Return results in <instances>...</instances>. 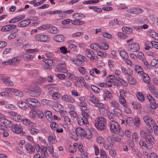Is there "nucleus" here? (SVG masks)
<instances>
[{
    "instance_id": "f257e3e1",
    "label": "nucleus",
    "mask_w": 158,
    "mask_h": 158,
    "mask_svg": "<svg viewBox=\"0 0 158 158\" xmlns=\"http://www.w3.org/2000/svg\"><path fill=\"white\" fill-rule=\"evenodd\" d=\"M106 121L105 118L102 117H99L95 121V126L98 130H103L105 128V125L106 123Z\"/></svg>"
},
{
    "instance_id": "f03ea898",
    "label": "nucleus",
    "mask_w": 158,
    "mask_h": 158,
    "mask_svg": "<svg viewBox=\"0 0 158 158\" xmlns=\"http://www.w3.org/2000/svg\"><path fill=\"white\" fill-rule=\"evenodd\" d=\"M110 127L112 132L118 133L120 131V127L119 124L116 121L110 122Z\"/></svg>"
},
{
    "instance_id": "7ed1b4c3",
    "label": "nucleus",
    "mask_w": 158,
    "mask_h": 158,
    "mask_svg": "<svg viewBox=\"0 0 158 158\" xmlns=\"http://www.w3.org/2000/svg\"><path fill=\"white\" fill-rule=\"evenodd\" d=\"M146 140L147 145H148V148L151 149L152 148V146L155 142V139L149 133H147V135L146 136Z\"/></svg>"
},
{
    "instance_id": "20e7f679",
    "label": "nucleus",
    "mask_w": 158,
    "mask_h": 158,
    "mask_svg": "<svg viewBox=\"0 0 158 158\" xmlns=\"http://www.w3.org/2000/svg\"><path fill=\"white\" fill-rule=\"evenodd\" d=\"M86 59V57L82 55H79L78 58L76 60H73V63L76 65L78 66H82L84 65V61Z\"/></svg>"
},
{
    "instance_id": "39448f33",
    "label": "nucleus",
    "mask_w": 158,
    "mask_h": 158,
    "mask_svg": "<svg viewBox=\"0 0 158 158\" xmlns=\"http://www.w3.org/2000/svg\"><path fill=\"white\" fill-rule=\"evenodd\" d=\"M86 55L87 57L89 58L92 61L97 60L98 57L95 56V54L92 50L88 49H85Z\"/></svg>"
},
{
    "instance_id": "423d86ee",
    "label": "nucleus",
    "mask_w": 158,
    "mask_h": 158,
    "mask_svg": "<svg viewBox=\"0 0 158 158\" xmlns=\"http://www.w3.org/2000/svg\"><path fill=\"white\" fill-rule=\"evenodd\" d=\"M76 133L77 136L81 137L83 136L88 139H90L91 137V135L87 136L84 130L81 127H77L76 128Z\"/></svg>"
},
{
    "instance_id": "0eeeda50",
    "label": "nucleus",
    "mask_w": 158,
    "mask_h": 158,
    "mask_svg": "<svg viewBox=\"0 0 158 158\" xmlns=\"http://www.w3.org/2000/svg\"><path fill=\"white\" fill-rule=\"evenodd\" d=\"M7 113L10 118L15 121L18 122L21 121V116L16 112L11 111L8 112Z\"/></svg>"
},
{
    "instance_id": "6e6552de",
    "label": "nucleus",
    "mask_w": 158,
    "mask_h": 158,
    "mask_svg": "<svg viewBox=\"0 0 158 158\" xmlns=\"http://www.w3.org/2000/svg\"><path fill=\"white\" fill-rule=\"evenodd\" d=\"M128 50L132 52H135L138 51L140 47L139 45L136 43H133L132 44H129L128 47Z\"/></svg>"
},
{
    "instance_id": "1a4fd4ad",
    "label": "nucleus",
    "mask_w": 158,
    "mask_h": 158,
    "mask_svg": "<svg viewBox=\"0 0 158 158\" xmlns=\"http://www.w3.org/2000/svg\"><path fill=\"white\" fill-rule=\"evenodd\" d=\"M35 39L38 41L43 42H46L50 39V37L48 35L42 34H39L36 35Z\"/></svg>"
},
{
    "instance_id": "9d476101",
    "label": "nucleus",
    "mask_w": 158,
    "mask_h": 158,
    "mask_svg": "<svg viewBox=\"0 0 158 158\" xmlns=\"http://www.w3.org/2000/svg\"><path fill=\"white\" fill-rule=\"evenodd\" d=\"M26 101L30 105L32 106L39 107L40 105V103L34 98H28Z\"/></svg>"
},
{
    "instance_id": "9b49d317",
    "label": "nucleus",
    "mask_w": 158,
    "mask_h": 158,
    "mask_svg": "<svg viewBox=\"0 0 158 158\" xmlns=\"http://www.w3.org/2000/svg\"><path fill=\"white\" fill-rule=\"evenodd\" d=\"M11 129L14 132L19 134L23 131V129L19 125L15 124L11 126Z\"/></svg>"
},
{
    "instance_id": "f8f14e48",
    "label": "nucleus",
    "mask_w": 158,
    "mask_h": 158,
    "mask_svg": "<svg viewBox=\"0 0 158 158\" xmlns=\"http://www.w3.org/2000/svg\"><path fill=\"white\" fill-rule=\"evenodd\" d=\"M83 117L84 119L82 118L81 117L78 118L77 119V123L80 126H82L84 124L85 126H87L88 124V119L89 118H86L85 117Z\"/></svg>"
},
{
    "instance_id": "ddd939ff",
    "label": "nucleus",
    "mask_w": 158,
    "mask_h": 158,
    "mask_svg": "<svg viewBox=\"0 0 158 158\" xmlns=\"http://www.w3.org/2000/svg\"><path fill=\"white\" fill-rule=\"evenodd\" d=\"M61 99L62 101L69 103H74L75 102L74 98L70 96L65 95L62 96Z\"/></svg>"
},
{
    "instance_id": "4468645a",
    "label": "nucleus",
    "mask_w": 158,
    "mask_h": 158,
    "mask_svg": "<svg viewBox=\"0 0 158 158\" xmlns=\"http://www.w3.org/2000/svg\"><path fill=\"white\" fill-rule=\"evenodd\" d=\"M66 65L64 63L59 64L56 67L58 71L65 73L68 72V70L65 68Z\"/></svg>"
},
{
    "instance_id": "2eb2a0df",
    "label": "nucleus",
    "mask_w": 158,
    "mask_h": 158,
    "mask_svg": "<svg viewBox=\"0 0 158 158\" xmlns=\"http://www.w3.org/2000/svg\"><path fill=\"white\" fill-rule=\"evenodd\" d=\"M143 119L146 124L149 127H152L155 123V122L149 117L144 116Z\"/></svg>"
},
{
    "instance_id": "dca6fc26",
    "label": "nucleus",
    "mask_w": 158,
    "mask_h": 158,
    "mask_svg": "<svg viewBox=\"0 0 158 158\" xmlns=\"http://www.w3.org/2000/svg\"><path fill=\"white\" fill-rule=\"evenodd\" d=\"M87 106H84L81 107V109L82 112L81 113L83 117L85 118H89V110Z\"/></svg>"
},
{
    "instance_id": "f3484780",
    "label": "nucleus",
    "mask_w": 158,
    "mask_h": 158,
    "mask_svg": "<svg viewBox=\"0 0 158 158\" xmlns=\"http://www.w3.org/2000/svg\"><path fill=\"white\" fill-rule=\"evenodd\" d=\"M148 99L150 102V105L153 109H156V102L154 98L151 95H148L147 96Z\"/></svg>"
},
{
    "instance_id": "a211bd4d",
    "label": "nucleus",
    "mask_w": 158,
    "mask_h": 158,
    "mask_svg": "<svg viewBox=\"0 0 158 158\" xmlns=\"http://www.w3.org/2000/svg\"><path fill=\"white\" fill-rule=\"evenodd\" d=\"M31 23L30 19H24L19 22L18 23V25L20 27H24L29 25Z\"/></svg>"
},
{
    "instance_id": "6ab92c4d",
    "label": "nucleus",
    "mask_w": 158,
    "mask_h": 158,
    "mask_svg": "<svg viewBox=\"0 0 158 158\" xmlns=\"http://www.w3.org/2000/svg\"><path fill=\"white\" fill-rule=\"evenodd\" d=\"M115 80L114 76L113 75H110L108 76L106 78V81L107 83H110L108 84V87H111L113 85V82Z\"/></svg>"
},
{
    "instance_id": "aec40b11",
    "label": "nucleus",
    "mask_w": 158,
    "mask_h": 158,
    "mask_svg": "<svg viewBox=\"0 0 158 158\" xmlns=\"http://www.w3.org/2000/svg\"><path fill=\"white\" fill-rule=\"evenodd\" d=\"M53 39L56 42L61 43L64 40L65 37L62 35H58L55 36L53 37Z\"/></svg>"
},
{
    "instance_id": "412c9836",
    "label": "nucleus",
    "mask_w": 158,
    "mask_h": 158,
    "mask_svg": "<svg viewBox=\"0 0 158 158\" xmlns=\"http://www.w3.org/2000/svg\"><path fill=\"white\" fill-rule=\"evenodd\" d=\"M105 96L104 97V99L105 101H107V98L111 100L113 98V96L109 90H105L104 92Z\"/></svg>"
},
{
    "instance_id": "4be33fe9",
    "label": "nucleus",
    "mask_w": 158,
    "mask_h": 158,
    "mask_svg": "<svg viewBox=\"0 0 158 158\" xmlns=\"http://www.w3.org/2000/svg\"><path fill=\"white\" fill-rule=\"evenodd\" d=\"M25 18L24 15H21L17 16L15 18L12 19L9 22V23H14L17 22L20 20L24 19Z\"/></svg>"
},
{
    "instance_id": "5701e85b",
    "label": "nucleus",
    "mask_w": 158,
    "mask_h": 158,
    "mask_svg": "<svg viewBox=\"0 0 158 158\" xmlns=\"http://www.w3.org/2000/svg\"><path fill=\"white\" fill-rule=\"evenodd\" d=\"M30 90L31 91L37 93L36 95L37 96H39L41 93V90L38 86H34L31 88Z\"/></svg>"
},
{
    "instance_id": "b1692460",
    "label": "nucleus",
    "mask_w": 158,
    "mask_h": 158,
    "mask_svg": "<svg viewBox=\"0 0 158 158\" xmlns=\"http://www.w3.org/2000/svg\"><path fill=\"white\" fill-rule=\"evenodd\" d=\"M148 34L154 39L158 40V35L155 31L152 30H149L148 31Z\"/></svg>"
},
{
    "instance_id": "393cba45",
    "label": "nucleus",
    "mask_w": 158,
    "mask_h": 158,
    "mask_svg": "<svg viewBox=\"0 0 158 158\" xmlns=\"http://www.w3.org/2000/svg\"><path fill=\"white\" fill-rule=\"evenodd\" d=\"M0 95L2 97L8 99H10L13 97V95L11 93L6 91L1 92Z\"/></svg>"
},
{
    "instance_id": "a878e982",
    "label": "nucleus",
    "mask_w": 158,
    "mask_h": 158,
    "mask_svg": "<svg viewBox=\"0 0 158 158\" xmlns=\"http://www.w3.org/2000/svg\"><path fill=\"white\" fill-rule=\"evenodd\" d=\"M120 71L118 69H116L114 72V74L113 75L114 77L115 80L118 81L121 80V77L120 75Z\"/></svg>"
},
{
    "instance_id": "bb28decb",
    "label": "nucleus",
    "mask_w": 158,
    "mask_h": 158,
    "mask_svg": "<svg viewBox=\"0 0 158 158\" xmlns=\"http://www.w3.org/2000/svg\"><path fill=\"white\" fill-rule=\"evenodd\" d=\"M78 104L81 107L87 106V104L85 102V98L83 97H80Z\"/></svg>"
},
{
    "instance_id": "cd10ccee",
    "label": "nucleus",
    "mask_w": 158,
    "mask_h": 158,
    "mask_svg": "<svg viewBox=\"0 0 158 158\" xmlns=\"http://www.w3.org/2000/svg\"><path fill=\"white\" fill-rule=\"evenodd\" d=\"M119 101L123 107L125 108L127 107V104L126 101L123 96H120L119 97Z\"/></svg>"
},
{
    "instance_id": "c85d7f7f",
    "label": "nucleus",
    "mask_w": 158,
    "mask_h": 158,
    "mask_svg": "<svg viewBox=\"0 0 158 158\" xmlns=\"http://www.w3.org/2000/svg\"><path fill=\"white\" fill-rule=\"evenodd\" d=\"M21 60V58L19 57H13L11 60V64H17L19 63Z\"/></svg>"
},
{
    "instance_id": "c756f323",
    "label": "nucleus",
    "mask_w": 158,
    "mask_h": 158,
    "mask_svg": "<svg viewBox=\"0 0 158 158\" xmlns=\"http://www.w3.org/2000/svg\"><path fill=\"white\" fill-rule=\"evenodd\" d=\"M25 149L27 152L31 153L34 151V148L30 143H27L25 145Z\"/></svg>"
},
{
    "instance_id": "7c9ffc66",
    "label": "nucleus",
    "mask_w": 158,
    "mask_h": 158,
    "mask_svg": "<svg viewBox=\"0 0 158 158\" xmlns=\"http://www.w3.org/2000/svg\"><path fill=\"white\" fill-rule=\"evenodd\" d=\"M18 105L20 108L24 110H26L27 108L28 105L25 102H18Z\"/></svg>"
},
{
    "instance_id": "2f4dec72",
    "label": "nucleus",
    "mask_w": 158,
    "mask_h": 158,
    "mask_svg": "<svg viewBox=\"0 0 158 158\" xmlns=\"http://www.w3.org/2000/svg\"><path fill=\"white\" fill-rule=\"evenodd\" d=\"M89 100L94 105L99 102L98 99L93 94L90 95Z\"/></svg>"
},
{
    "instance_id": "473e14b6",
    "label": "nucleus",
    "mask_w": 158,
    "mask_h": 158,
    "mask_svg": "<svg viewBox=\"0 0 158 158\" xmlns=\"http://www.w3.org/2000/svg\"><path fill=\"white\" fill-rule=\"evenodd\" d=\"M12 90V92H13L15 95L20 97H21L23 96V93L22 91H19L17 89L13 88Z\"/></svg>"
},
{
    "instance_id": "72a5a7b5",
    "label": "nucleus",
    "mask_w": 158,
    "mask_h": 158,
    "mask_svg": "<svg viewBox=\"0 0 158 158\" xmlns=\"http://www.w3.org/2000/svg\"><path fill=\"white\" fill-rule=\"evenodd\" d=\"M3 82L6 85L8 86H12L14 85L13 82L10 80V77L7 78L6 77Z\"/></svg>"
},
{
    "instance_id": "f704fd0d",
    "label": "nucleus",
    "mask_w": 158,
    "mask_h": 158,
    "mask_svg": "<svg viewBox=\"0 0 158 158\" xmlns=\"http://www.w3.org/2000/svg\"><path fill=\"white\" fill-rule=\"evenodd\" d=\"M106 114L108 119L110 120V122L114 121L115 115L114 113L110 111H109Z\"/></svg>"
},
{
    "instance_id": "c9c22d12",
    "label": "nucleus",
    "mask_w": 158,
    "mask_h": 158,
    "mask_svg": "<svg viewBox=\"0 0 158 158\" xmlns=\"http://www.w3.org/2000/svg\"><path fill=\"white\" fill-rule=\"evenodd\" d=\"M81 19H78L75 20L71 21L72 23L74 25H82L84 23V22L83 21L80 20Z\"/></svg>"
},
{
    "instance_id": "e433bc0d",
    "label": "nucleus",
    "mask_w": 158,
    "mask_h": 158,
    "mask_svg": "<svg viewBox=\"0 0 158 158\" xmlns=\"http://www.w3.org/2000/svg\"><path fill=\"white\" fill-rule=\"evenodd\" d=\"M143 81L147 83H149L150 82V80L149 76L146 73H143L142 74Z\"/></svg>"
},
{
    "instance_id": "4c0bfd02",
    "label": "nucleus",
    "mask_w": 158,
    "mask_h": 158,
    "mask_svg": "<svg viewBox=\"0 0 158 158\" xmlns=\"http://www.w3.org/2000/svg\"><path fill=\"white\" fill-rule=\"evenodd\" d=\"M109 111L108 110V108H106L104 106L103 108L99 109V112L101 115H106Z\"/></svg>"
},
{
    "instance_id": "58836bf2",
    "label": "nucleus",
    "mask_w": 158,
    "mask_h": 158,
    "mask_svg": "<svg viewBox=\"0 0 158 158\" xmlns=\"http://www.w3.org/2000/svg\"><path fill=\"white\" fill-rule=\"evenodd\" d=\"M22 122L25 125H28L29 126H33V123L31 122L30 120L26 118L23 119L22 120Z\"/></svg>"
},
{
    "instance_id": "ea45409f",
    "label": "nucleus",
    "mask_w": 158,
    "mask_h": 158,
    "mask_svg": "<svg viewBox=\"0 0 158 158\" xmlns=\"http://www.w3.org/2000/svg\"><path fill=\"white\" fill-rule=\"evenodd\" d=\"M41 103L43 105L47 106L51 105L53 103L52 101L46 99L42 100L41 101Z\"/></svg>"
},
{
    "instance_id": "a19ab883",
    "label": "nucleus",
    "mask_w": 158,
    "mask_h": 158,
    "mask_svg": "<svg viewBox=\"0 0 158 158\" xmlns=\"http://www.w3.org/2000/svg\"><path fill=\"white\" fill-rule=\"evenodd\" d=\"M120 23V21L117 18L114 19L113 20H111L110 22V24L112 26L119 25Z\"/></svg>"
},
{
    "instance_id": "79ce46f5",
    "label": "nucleus",
    "mask_w": 158,
    "mask_h": 158,
    "mask_svg": "<svg viewBox=\"0 0 158 158\" xmlns=\"http://www.w3.org/2000/svg\"><path fill=\"white\" fill-rule=\"evenodd\" d=\"M82 15L85 16L84 15H81L78 13H75L73 14L72 16V18L74 20H77L78 19H81Z\"/></svg>"
},
{
    "instance_id": "37998d69",
    "label": "nucleus",
    "mask_w": 158,
    "mask_h": 158,
    "mask_svg": "<svg viewBox=\"0 0 158 158\" xmlns=\"http://www.w3.org/2000/svg\"><path fill=\"white\" fill-rule=\"evenodd\" d=\"M47 150V148L43 146L41 147V149L39 152L41 153L42 155H43L46 156L48 155Z\"/></svg>"
},
{
    "instance_id": "c03bdc74",
    "label": "nucleus",
    "mask_w": 158,
    "mask_h": 158,
    "mask_svg": "<svg viewBox=\"0 0 158 158\" xmlns=\"http://www.w3.org/2000/svg\"><path fill=\"white\" fill-rule=\"evenodd\" d=\"M135 71L138 73H140V74H142L143 73L142 71L143 69L142 68L138 65H135Z\"/></svg>"
},
{
    "instance_id": "a18cd8bd",
    "label": "nucleus",
    "mask_w": 158,
    "mask_h": 158,
    "mask_svg": "<svg viewBox=\"0 0 158 158\" xmlns=\"http://www.w3.org/2000/svg\"><path fill=\"white\" fill-rule=\"evenodd\" d=\"M119 54L121 57L124 59H127L128 57V55L124 50H120Z\"/></svg>"
},
{
    "instance_id": "49530a36",
    "label": "nucleus",
    "mask_w": 158,
    "mask_h": 158,
    "mask_svg": "<svg viewBox=\"0 0 158 158\" xmlns=\"http://www.w3.org/2000/svg\"><path fill=\"white\" fill-rule=\"evenodd\" d=\"M122 31L127 34H130L132 32V29L128 27H123L122 28Z\"/></svg>"
},
{
    "instance_id": "de8ad7c7",
    "label": "nucleus",
    "mask_w": 158,
    "mask_h": 158,
    "mask_svg": "<svg viewBox=\"0 0 158 158\" xmlns=\"http://www.w3.org/2000/svg\"><path fill=\"white\" fill-rule=\"evenodd\" d=\"M97 141L98 144L99 145H102V144H104L105 140L101 136H99L97 138Z\"/></svg>"
},
{
    "instance_id": "09e8293b",
    "label": "nucleus",
    "mask_w": 158,
    "mask_h": 158,
    "mask_svg": "<svg viewBox=\"0 0 158 158\" xmlns=\"http://www.w3.org/2000/svg\"><path fill=\"white\" fill-rule=\"evenodd\" d=\"M117 35L119 38L123 39H125L128 37V35H127L122 32H118Z\"/></svg>"
},
{
    "instance_id": "8fccbe9b",
    "label": "nucleus",
    "mask_w": 158,
    "mask_h": 158,
    "mask_svg": "<svg viewBox=\"0 0 158 158\" xmlns=\"http://www.w3.org/2000/svg\"><path fill=\"white\" fill-rule=\"evenodd\" d=\"M45 115L46 118L48 120H49V119H51L52 118V113L49 111H47L45 113Z\"/></svg>"
},
{
    "instance_id": "3c124183",
    "label": "nucleus",
    "mask_w": 158,
    "mask_h": 158,
    "mask_svg": "<svg viewBox=\"0 0 158 158\" xmlns=\"http://www.w3.org/2000/svg\"><path fill=\"white\" fill-rule=\"evenodd\" d=\"M49 31L50 32L52 33L56 34L58 31V29L55 27H49Z\"/></svg>"
},
{
    "instance_id": "603ef678",
    "label": "nucleus",
    "mask_w": 158,
    "mask_h": 158,
    "mask_svg": "<svg viewBox=\"0 0 158 158\" xmlns=\"http://www.w3.org/2000/svg\"><path fill=\"white\" fill-rule=\"evenodd\" d=\"M114 114L118 117L121 116L122 112V111L118 108H115L114 109Z\"/></svg>"
},
{
    "instance_id": "864d4df0",
    "label": "nucleus",
    "mask_w": 158,
    "mask_h": 158,
    "mask_svg": "<svg viewBox=\"0 0 158 158\" xmlns=\"http://www.w3.org/2000/svg\"><path fill=\"white\" fill-rule=\"evenodd\" d=\"M136 96L138 99L141 102H143L144 101V97L143 94L140 93H138L137 94Z\"/></svg>"
},
{
    "instance_id": "5fc2aeb1",
    "label": "nucleus",
    "mask_w": 158,
    "mask_h": 158,
    "mask_svg": "<svg viewBox=\"0 0 158 158\" xmlns=\"http://www.w3.org/2000/svg\"><path fill=\"white\" fill-rule=\"evenodd\" d=\"M1 122L2 123H4L6 125H7L9 127H11L12 125V122L5 119L4 117L3 121Z\"/></svg>"
},
{
    "instance_id": "6e6d98bb",
    "label": "nucleus",
    "mask_w": 158,
    "mask_h": 158,
    "mask_svg": "<svg viewBox=\"0 0 158 158\" xmlns=\"http://www.w3.org/2000/svg\"><path fill=\"white\" fill-rule=\"evenodd\" d=\"M92 90L96 93H99L100 92V89L96 86L92 85L91 86Z\"/></svg>"
},
{
    "instance_id": "4d7b16f0",
    "label": "nucleus",
    "mask_w": 158,
    "mask_h": 158,
    "mask_svg": "<svg viewBox=\"0 0 158 158\" xmlns=\"http://www.w3.org/2000/svg\"><path fill=\"white\" fill-rule=\"evenodd\" d=\"M139 144L141 147L142 148H148V145L147 143L142 140H141L139 142Z\"/></svg>"
},
{
    "instance_id": "13d9d810",
    "label": "nucleus",
    "mask_w": 158,
    "mask_h": 158,
    "mask_svg": "<svg viewBox=\"0 0 158 158\" xmlns=\"http://www.w3.org/2000/svg\"><path fill=\"white\" fill-rule=\"evenodd\" d=\"M90 46L91 49L96 51H98L100 47L98 44L96 43L92 44Z\"/></svg>"
},
{
    "instance_id": "bf43d9fd",
    "label": "nucleus",
    "mask_w": 158,
    "mask_h": 158,
    "mask_svg": "<svg viewBox=\"0 0 158 158\" xmlns=\"http://www.w3.org/2000/svg\"><path fill=\"white\" fill-rule=\"evenodd\" d=\"M134 124L135 126L137 127H139L140 124V118L138 117H136L134 119Z\"/></svg>"
},
{
    "instance_id": "052dcab7",
    "label": "nucleus",
    "mask_w": 158,
    "mask_h": 158,
    "mask_svg": "<svg viewBox=\"0 0 158 158\" xmlns=\"http://www.w3.org/2000/svg\"><path fill=\"white\" fill-rule=\"evenodd\" d=\"M132 138L133 142H136L139 139L138 134L136 133H133L132 135Z\"/></svg>"
},
{
    "instance_id": "680f3d73",
    "label": "nucleus",
    "mask_w": 158,
    "mask_h": 158,
    "mask_svg": "<svg viewBox=\"0 0 158 158\" xmlns=\"http://www.w3.org/2000/svg\"><path fill=\"white\" fill-rule=\"evenodd\" d=\"M145 49L148 50H150V48H152L153 47L152 41L148 42L145 44Z\"/></svg>"
},
{
    "instance_id": "e2e57ef3",
    "label": "nucleus",
    "mask_w": 158,
    "mask_h": 158,
    "mask_svg": "<svg viewBox=\"0 0 158 158\" xmlns=\"http://www.w3.org/2000/svg\"><path fill=\"white\" fill-rule=\"evenodd\" d=\"M44 62L49 66H53L55 65V63L53 60L50 59L46 60Z\"/></svg>"
},
{
    "instance_id": "0e129e2a",
    "label": "nucleus",
    "mask_w": 158,
    "mask_h": 158,
    "mask_svg": "<svg viewBox=\"0 0 158 158\" xmlns=\"http://www.w3.org/2000/svg\"><path fill=\"white\" fill-rule=\"evenodd\" d=\"M50 126L52 130L55 131L58 128V125L55 122H52L51 123Z\"/></svg>"
},
{
    "instance_id": "69168bd1",
    "label": "nucleus",
    "mask_w": 158,
    "mask_h": 158,
    "mask_svg": "<svg viewBox=\"0 0 158 158\" xmlns=\"http://www.w3.org/2000/svg\"><path fill=\"white\" fill-rule=\"evenodd\" d=\"M62 108V106L59 104H56L53 106L54 110L56 111H59Z\"/></svg>"
},
{
    "instance_id": "338daca9",
    "label": "nucleus",
    "mask_w": 158,
    "mask_h": 158,
    "mask_svg": "<svg viewBox=\"0 0 158 158\" xmlns=\"http://www.w3.org/2000/svg\"><path fill=\"white\" fill-rule=\"evenodd\" d=\"M128 81L130 84L132 85L135 84L136 82L135 79L131 77L129 78Z\"/></svg>"
},
{
    "instance_id": "774afa93",
    "label": "nucleus",
    "mask_w": 158,
    "mask_h": 158,
    "mask_svg": "<svg viewBox=\"0 0 158 158\" xmlns=\"http://www.w3.org/2000/svg\"><path fill=\"white\" fill-rule=\"evenodd\" d=\"M99 46L100 49L103 50H107L108 49L109 47L108 44L105 43H102Z\"/></svg>"
}]
</instances>
